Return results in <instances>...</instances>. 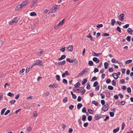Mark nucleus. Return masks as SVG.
Instances as JSON below:
<instances>
[{"label": "nucleus", "instance_id": "obj_1", "mask_svg": "<svg viewBox=\"0 0 133 133\" xmlns=\"http://www.w3.org/2000/svg\"><path fill=\"white\" fill-rule=\"evenodd\" d=\"M19 18L17 17L14 18L12 20L9 22V24L11 25L13 24H16L18 22Z\"/></svg>", "mask_w": 133, "mask_h": 133}, {"label": "nucleus", "instance_id": "obj_2", "mask_svg": "<svg viewBox=\"0 0 133 133\" xmlns=\"http://www.w3.org/2000/svg\"><path fill=\"white\" fill-rule=\"evenodd\" d=\"M104 116L101 114H98L95 115L94 119L95 121H97L102 118Z\"/></svg>", "mask_w": 133, "mask_h": 133}, {"label": "nucleus", "instance_id": "obj_3", "mask_svg": "<svg viewBox=\"0 0 133 133\" xmlns=\"http://www.w3.org/2000/svg\"><path fill=\"white\" fill-rule=\"evenodd\" d=\"M58 5H56L55 6H53L50 10V12L52 13H54L58 9Z\"/></svg>", "mask_w": 133, "mask_h": 133}, {"label": "nucleus", "instance_id": "obj_4", "mask_svg": "<svg viewBox=\"0 0 133 133\" xmlns=\"http://www.w3.org/2000/svg\"><path fill=\"white\" fill-rule=\"evenodd\" d=\"M120 72H118L117 74L116 73H113L112 74V75L114 79H116L118 77V75H120Z\"/></svg>", "mask_w": 133, "mask_h": 133}, {"label": "nucleus", "instance_id": "obj_5", "mask_svg": "<svg viewBox=\"0 0 133 133\" xmlns=\"http://www.w3.org/2000/svg\"><path fill=\"white\" fill-rule=\"evenodd\" d=\"M109 108V105L107 104H106L103 106L102 110L104 111H106L108 110Z\"/></svg>", "mask_w": 133, "mask_h": 133}, {"label": "nucleus", "instance_id": "obj_6", "mask_svg": "<svg viewBox=\"0 0 133 133\" xmlns=\"http://www.w3.org/2000/svg\"><path fill=\"white\" fill-rule=\"evenodd\" d=\"M29 3V1L28 0H26L23 2L21 4L22 8L26 5Z\"/></svg>", "mask_w": 133, "mask_h": 133}, {"label": "nucleus", "instance_id": "obj_7", "mask_svg": "<svg viewBox=\"0 0 133 133\" xmlns=\"http://www.w3.org/2000/svg\"><path fill=\"white\" fill-rule=\"evenodd\" d=\"M36 64L37 65L39 66H42L43 65L42 64V61L38 60L37 61H35Z\"/></svg>", "mask_w": 133, "mask_h": 133}, {"label": "nucleus", "instance_id": "obj_8", "mask_svg": "<svg viewBox=\"0 0 133 133\" xmlns=\"http://www.w3.org/2000/svg\"><path fill=\"white\" fill-rule=\"evenodd\" d=\"M93 61L97 64L99 63V60L96 57H94L92 59Z\"/></svg>", "mask_w": 133, "mask_h": 133}, {"label": "nucleus", "instance_id": "obj_9", "mask_svg": "<svg viewBox=\"0 0 133 133\" xmlns=\"http://www.w3.org/2000/svg\"><path fill=\"white\" fill-rule=\"evenodd\" d=\"M111 62L112 63H117L119 64H122V62L119 63L115 59L113 58L111 60Z\"/></svg>", "mask_w": 133, "mask_h": 133}, {"label": "nucleus", "instance_id": "obj_10", "mask_svg": "<svg viewBox=\"0 0 133 133\" xmlns=\"http://www.w3.org/2000/svg\"><path fill=\"white\" fill-rule=\"evenodd\" d=\"M73 46L72 45H70L67 48L68 51H72L73 50Z\"/></svg>", "mask_w": 133, "mask_h": 133}, {"label": "nucleus", "instance_id": "obj_11", "mask_svg": "<svg viewBox=\"0 0 133 133\" xmlns=\"http://www.w3.org/2000/svg\"><path fill=\"white\" fill-rule=\"evenodd\" d=\"M65 61L64 60L62 62H58V64L59 65L62 66L64 65L65 64Z\"/></svg>", "mask_w": 133, "mask_h": 133}, {"label": "nucleus", "instance_id": "obj_12", "mask_svg": "<svg viewBox=\"0 0 133 133\" xmlns=\"http://www.w3.org/2000/svg\"><path fill=\"white\" fill-rule=\"evenodd\" d=\"M37 0H33V2L32 4L31 5V8L33 7L37 3Z\"/></svg>", "mask_w": 133, "mask_h": 133}, {"label": "nucleus", "instance_id": "obj_13", "mask_svg": "<svg viewBox=\"0 0 133 133\" xmlns=\"http://www.w3.org/2000/svg\"><path fill=\"white\" fill-rule=\"evenodd\" d=\"M124 15L123 14H121L119 16V19L121 21H122L124 19Z\"/></svg>", "mask_w": 133, "mask_h": 133}, {"label": "nucleus", "instance_id": "obj_14", "mask_svg": "<svg viewBox=\"0 0 133 133\" xmlns=\"http://www.w3.org/2000/svg\"><path fill=\"white\" fill-rule=\"evenodd\" d=\"M22 8V6L21 4H20V5H18L16 7L15 9V10H16L18 11V10L21 9Z\"/></svg>", "mask_w": 133, "mask_h": 133}, {"label": "nucleus", "instance_id": "obj_15", "mask_svg": "<svg viewBox=\"0 0 133 133\" xmlns=\"http://www.w3.org/2000/svg\"><path fill=\"white\" fill-rule=\"evenodd\" d=\"M127 31L128 32L131 34H132V33L133 32V30L130 28H128Z\"/></svg>", "mask_w": 133, "mask_h": 133}, {"label": "nucleus", "instance_id": "obj_16", "mask_svg": "<svg viewBox=\"0 0 133 133\" xmlns=\"http://www.w3.org/2000/svg\"><path fill=\"white\" fill-rule=\"evenodd\" d=\"M116 23L115 19H112L111 20V24L112 26H114Z\"/></svg>", "mask_w": 133, "mask_h": 133}, {"label": "nucleus", "instance_id": "obj_17", "mask_svg": "<svg viewBox=\"0 0 133 133\" xmlns=\"http://www.w3.org/2000/svg\"><path fill=\"white\" fill-rule=\"evenodd\" d=\"M92 53L93 54V56H94L98 57V56H99V55H102V54L101 53H99V54H97L96 53L93 52Z\"/></svg>", "mask_w": 133, "mask_h": 133}, {"label": "nucleus", "instance_id": "obj_18", "mask_svg": "<svg viewBox=\"0 0 133 133\" xmlns=\"http://www.w3.org/2000/svg\"><path fill=\"white\" fill-rule=\"evenodd\" d=\"M66 57V56L65 55H62L61 57L59 58L58 59V61H61L63 59H64Z\"/></svg>", "mask_w": 133, "mask_h": 133}, {"label": "nucleus", "instance_id": "obj_19", "mask_svg": "<svg viewBox=\"0 0 133 133\" xmlns=\"http://www.w3.org/2000/svg\"><path fill=\"white\" fill-rule=\"evenodd\" d=\"M86 37L88 38H90L91 41H94L95 40L92 37V36L91 35H90L89 36H87Z\"/></svg>", "mask_w": 133, "mask_h": 133}, {"label": "nucleus", "instance_id": "obj_20", "mask_svg": "<svg viewBox=\"0 0 133 133\" xmlns=\"http://www.w3.org/2000/svg\"><path fill=\"white\" fill-rule=\"evenodd\" d=\"M92 104H94L96 106H98V102L95 101H92Z\"/></svg>", "mask_w": 133, "mask_h": 133}, {"label": "nucleus", "instance_id": "obj_21", "mask_svg": "<svg viewBox=\"0 0 133 133\" xmlns=\"http://www.w3.org/2000/svg\"><path fill=\"white\" fill-rule=\"evenodd\" d=\"M87 79H85V78L84 79H83V80L82 82V85H83L84 84H85V83H87Z\"/></svg>", "mask_w": 133, "mask_h": 133}, {"label": "nucleus", "instance_id": "obj_22", "mask_svg": "<svg viewBox=\"0 0 133 133\" xmlns=\"http://www.w3.org/2000/svg\"><path fill=\"white\" fill-rule=\"evenodd\" d=\"M112 85L114 86H115L116 85V81L115 80H113L112 82Z\"/></svg>", "mask_w": 133, "mask_h": 133}, {"label": "nucleus", "instance_id": "obj_23", "mask_svg": "<svg viewBox=\"0 0 133 133\" xmlns=\"http://www.w3.org/2000/svg\"><path fill=\"white\" fill-rule=\"evenodd\" d=\"M82 106V104L80 103L78 104L77 105V108L78 109L81 108Z\"/></svg>", "mask_w": 133, "mask_h": 133}, {"label": "nucleus", "instance_id": "obj_24", "mask_svg": "<svg viewBox=\"0 0 133 133\" xmlns=\"http://www.w3.org/2000/svg\"><path fill=\"white\" fill-rule=\"evenodd\" d=\"M88 64L89 66H92L94 65V63L91 61H90L88 62Z\"/></svg>", "mask_w": 133, "mask_h": 133}, {"label": "nucleus", "instance_id": "obj_25", "mask_svg": "<svg viewBox=\"0 0 133 133\" xmlns=\"http://www.w3.org/2000/svg\"><path fill=\"white\" fill-rule=\"evenodd\" d=\"M56 80L58 81H60V76L58 75H57L56 76Z\"/></svg>", "mask_w": 133, "mask_h": 133}, {"label": "nucleus", "instance_id": "obj_26", "mask_svg": "<svg viewBox=\"0 0 133 133\" xmlns=\"http://www.w3.org/2000/svg\"><path fill=\"white\" fill-rule=\"evenodd\" d=\"M80 84L79 82L76 83L74 85L75 88H76L77 87H79L80 86Z\"/></svg>", "mask_w": 133, "mask_h": 133}, {"label": "nucleus", "instance_id": "obj_27", "mask_svg": "<svg viewBox=\"0 0 133 133\" xmlns=\"http://www.w3.org/2000/svg\"><path fill=\"white\" fill-rule=\"evenodd\" d=\"M104 66L105 68L106 69L108 68V64L107 62H105L104 63Z\"/></svg>", "mask_w": 133, "mask_h": 133}, {"label": "nucleus", "instance_id": "obj_28", "mask_svg": "<svg viewBox=\"0 0 133 133\" xmlns=\"http://www.w3.org/2000/svg\"><path fill=\"white\" fill-rule=\"evenodd\" d=\"M32 68H31V66L30 67H28L26 70V72H28L29 71L32 69Z\"/></svg>", "mask_w": 133, "mask_h": 133}, {"label": "nucleus", "instance_id": "obj_29", "mask_svg": "<svg viewBox=\"0 0 133 133\" xmlns=\"http://www.w3.org/2000/svg\"><path fill=\"white\" fill-rule=\"evenodd\" d=\"M68 101V98L67 97H65L63 99V102L64 103H66Z\"/></svg>", "mask_w": 133, "mask_h": 133}, {"label": "nucleus", "instance_id": "obj_30", "mask_svg": "<svg viewBox=\"0 0 133 133\" xmlns=\"http://www.w3.org/2000/svg\"><path fill=\"white\" fill-rule=\"evenodd\" d=\"M7 95L8 96L11 97H13L14 96V94L12 93H11V92H9L8 94Z\"/></svg>", "mask_w": 133, "mask_h": 133}, {"label": "nucleus", "instance_id": "obj_31", "mask_svg": "<svg viewBox=\"0 0 133 133\" xmlns=\"http://www.w3.org/2000/svg\"><path fill=\"white\" fill-rule=\"evenodd\" d=\"M6 108H4L2 110L1 112V115H2L4 114V112L5 111V110H6Z\"/></svg>", "mask_w": 133, "mask_h": 133}, {"label": "nucleus", "instance_id": "obj_32", "mask_svg": "<svg viewBox=\"0 0 133 133\" xmlns=\"http://www.w3.org/2000/svg\"><path fill=\"white\" fill-rule=\"evenodd\" d=\"M132 60L131 59H130L127 61L125 62V64H129L131 62Z\"/></svg>", "mask_w": 133, "mask_h": 133}, {"label": "nucleus", "instance_id": "obj_33", "mask_svg": "<svg viewBox=\"0 0 133 133\" xmlns=\"http://www.w3.org/2000/svg\"><path fill=\"white\" fill-rule=\"evenodd\" d=\"M119 130V129L118 128H117L116 129H114L113 130V132L114 133H116Z\"/></svg>", "mask_w": 133, "mask_h": 133}, {"label": "nucleus", "instance_id": "obj_34", "mask_svg": "<svg viewBox=\"0 0 133 133\" xmlns=\"http://www.w3.org/2000/svg\"><path fill=\"white\" fill-rule=\"evenodd\" d=\"M86 116L85 115H83L82 117V120L83 121H85L86 119Z\"/></svg>", "mask_w": 133, "mask_h": 133}, {"label": "nucleus", "instance_id": "obj_35", "mask_svg": "<svg viewBox=\"0 0 133 133\" xmlns=\"http://www.w3.org/2000/svg\"><path fill=\"white\" fill-rule=\"evenodd\" d=\"M92 117L91 116H89L88 118V119L89 121H91L92 120Z\"/></svg>", "mask_w": 133, "mask_h": 133}, {"label": "nucleus", "instance_id": "obj_36", "mask_svg": "<svg viewBox=\"0 0 133 133\" xmlns=\"http://www.w3.org/2000/svg\"><path fill=\"white\" fill-rule=\"evenodd\" d=\"M36 14L34 12H32L30 13V15L31 16H34L36 15Z\"/></svg>", "mask_w": 133, "mask_h": 133}, {"label": "nucleus", "instance_id": "obj_37", "mask_svg": "<svg viewBox=\"0 0 133 133\" xmlns=\"http://www.w3.org/2000/svg\"><path fill=\"white\" fill-rule=\"evenodd\" d=\"M129 26V24H127L124 25H123V28L124 29H126L128 28Z\"/></svg>", "mask_w": 133, "mask_h": 133}, {"label": "nucleus", "instance_id": "obj_38", "mask_svg": "<svg viewBox=\"0 0 133 133\" xmlns=\"http://www.w3.org/2000/svg\"><path fill=\"white\" fill-rule=\"evenodd\" d=\"M98 83L96 81L94 83L93 86L94 87H96L98 85Z\"/></svg>", "mask_w": 133, "mask_h": 133}, {"label": "nucleus", "instance_id": "obj_39", "mask_svg": "<svg viewBox=\"0 0 133 133\" xmlns=\"http://www.w3.org/2000/svg\"><path fill=\"white\" fill-rule=\"evenodd\" d=\"M103 26V25L102 24H97L96 26L98 28H100L102 27Z\"/></svg>", "mask_w": 133, "mask_h": 133}, {"label": "nucleus", "instance_id": "obj_40", "mask_svg": "<svg viewBox=\"0 0 133 133\" xmlns=\"http://www.w3.org/2000/svg\"><path fill=\"white\" fill-rule=\"evenodd\" d=\"M109 113L110 117H113L114 116V112H110Z\"/></svg>", "mask_w": 133, "mask_h": 133}, {"label": "nucleus", "instance_id": "obj_41", "mask_svg": "<svg viewBox=\"0 0 133 133\" xmlns=\"http://www.w3.org/2000/svg\"><path fill=\"white\" fill-rule=\"evenodd\" d=\"M64 19H63L62 21H60V22L59 23L60 24V25H62V24H64Z\"/></svg>", "mask_w": 133, "mask_h": 133}, {"label": "nucleus", "instance_id": "obj_42", "mask_svg": "<svg viewBox=\"0 0 133 133\" xmlns=\"http://www.w3.org/2000/svg\"><path fill=\"white\" fill-rule=\"evenodd\" d=\"M130 38H131L130 36H128L126 38V39L129 42L130 41Z\"/></svg>", "mask_w": 133, "mask_h": 133}, {"label": "nucleus", "instance_id": "obj_43", "mask_svg": "<svg viewBox=\"0 0 133 133\" xmlns=\"http://www.w3.org/2000/svg\"><path fill=\"white\" fill-rule=\"evenodd\" d=\"M127 91L129 93H130L131 92V90L130 87H128L127 89Z\"/></svg>", "mask_w": 133, "mask_h": 133}, {"label": "nucleus", "instance_id": "obj_44", "mask_svg": "<svg viewBox=\"0 0 133 133\" xmlns=\"http://www.w3.org/2000/svg\"><path fill=\"white\" fill-rule=\"evenodd\" d=\"M50 94V92L48 91H47L44 94V95L45 96H49V95Z\"/></svg>", "mask_w": 133, "mask_h": 133}, {"label": "nucleus", "instance_id": "obj_45", "mask_svg": "<svg viewBox=\"0 0 133 133\" xmlns=\"http://www.w3.org/2000/svg\"><path fill=\"white\" fill-rule=\"evenodd\" d=\"M109 35V34L108 33H104L102 34V36H108Z\"/></svg>", "mask_w": 133, "mask_h": 133}, {"label": "nucleus", "instance_id": "obj_46", "mask_svg": "<svg viewBox=\"0 0 133 133\" xmlns=\"http://www.w3.org/2000/svg\"><path fill=\"white\" fill-rule=\"evenodd\" d=\"M60 25H60V24L58 23L57 24L55 25V26L54 28H55V29H57L59 27Z\"/></svg>", "mask_w": 133, "mask_h": 133}, {"label": "nucleus", "instance_id": "obj_47", "mask_svg": "<svg viewBox=\"0 0 133 133\" xmlns=\"http://www.w3.org/2000/svg\"><path fill=\"white\" fill-rule=\"evenodd\" d=\"M16 102V101L14 100H11L10 101V103L11 104H12L14 103H15Z\"/></svg>", "mask_w": 133, "mask_h": 133}, {"label": "nucleus", "instance_id": "obj_48", "mask_svg": "<svg viewBox=\"0 0 133 133\" xmlns=\"http://www.w3.org/2000/svg\"><path fill=\"white\" fill-rule=\"evenodd\" d=\"M116 29L120 33H121V29L119 27L117 26L116 28Z\"/></svg>", "mask_w": 133, "mask_h": 133}, {"label": "nucleus", "instance_id": "obj_49", "mask_svg": "<svg viewBox=\"0 0 133 133\" xmlns=\"http://www.w3.org/2000/svg\"><path fill=\"white\" fill-rule=\"evenodd\" d=\"M108 88L110 90H112L114 89L113 87L111 85L108 86Z\"/></svg>", "mask_w": 133, "mask_h": 133}, {"label": "nucleus", "instance_id": "obj_50", "mask_svg": "<svg viewBox=\"0 0 133 133\" xmlns=\"http://www.w3.org/2000/svg\"><path fill=\"white\" fill-rule=\"evenodd\" d=\"M88 111L89 113L90 114H92L93 113V110H92L88 109Z\"/></svg>", "mask_w": 133, "mask_h": 133}, {"label": "nucleus", "instance_id": "obj_51", "mask_svg": "<svg viewBox=\"0 0 133 133\" xmlns=\"http://www.w3.org/2000/svg\"><path fill=\"white\" fill-rule=\"evenodd\" d=\"M73 62L74 64L76 65L77 63L78 62L76 59H74L73 60Z\"/></svg>", "mask_w": 133, "mask_h": 133}, {"label": "nucleus", "instance_id": "obj_52", "mask_svg": "<svg viewBox=\"0 0 133 133\" xmlns=\"http://www.w3.org/2000/svg\"><path fill=\"white\" fill-rule=\"evenodd\" d=\"M97 79V77L95 76H94L92 78L91 81H94L96 80Z\"/></svg>", "mask_w": 133, "mask_h": 133}, {"label": "nucleus", "instance_id": "obj_53", "mask_svg": "<svg viewBox=\"0 0 133 133\" xmlns=\"http://www.w3.org/2000/svg\"><path fill=\"white\" fill-rule=\"evenodd\" d=\"M62 82L64 84H66L68 83L67 81L65 79H63Z\"/></svg>", "mask_w": 133, "mask_h": 133}, {"label": "nucleus", "instance_id": "obj_54", "mask_svg": "<svg viewBox=\"0 0 133 133\" xmlns=\"http://www.w3.org/2000/svg\"><path fill=\"white\" fill-rule=\"evenodd\" d=\"M121 71L122 73L124 74L125 72V68H123L121 69Z\"/></svg>", "mask_w": 133, "mask_h": 133}, {"label": "nucleus", "instance_id": "obj_55", "mask_svg": "<svg viewBox=\"0 0 133 133\" xmlns=\"http://www.w3.org/2000/svg\"><path fill=\"white\" fill-rule=\"evenodd\" d=\"M86 88L88 90H89L90 89V85L89 83V84H88Z\"/></svg>", "mask_w": 133, "mask_h": 133}, {"label": "nucleus", "instance_id": "obj_56", "mask_svg": "<svg viewBox=\"0 0 133 133\" xmlns=\"http://www.w3.org/2000/svg\"><path fill=\"white\" fill-rule=\"evenodd\" d=\"M120 82L121 84H124L125 83V81L123 79H121L120 80Z\"/></svg>", "mask_w": 133, "mask_h": 133}, {"label": "nucleus", "instance_id": "obj_57", "mask_svg": "<svg viewBox=\"0 0 133 133\" xmlns=\"http://www.w3.org/2000/svg\"><path fill=\"white\" fill-rule=\"evenodd\" d=\"M111 80L110 79H107L106 80V82L107 83L109 84L111 82Z\"/></svg>", "mask_w": 133, "mask_h": 133}, {"label": "nucleus", "instance_id": "obj_58", "mask_svg": "<svg viewBox=\"0 0 133 133\" xmlns=\"http://www.w3.org/2000/svg\"><path fill=\"white\" fill-rule=\"evenodd\" d=\"M99 70L97 68H96L94 69V72L95 73H96V72H97Z\"/></svg>", "mask_w": 133, "mask_h": 133}, {"label": "nucleus", "instance_id": "obj_59", "mask_svg": "<svg viewBox=\"0 0 133 133\" xmlns=\"http://www.w3.org/2000/svg\"><path fill=\"white\" fill-rule=\"evenodd\" d=\"M65 49V47L62 48L61 49H60V50L62 52H63L64 51Z\"/></svg>", "mask_w": 133, "mask_h": 133}, {"label": "nucleus", "instance_id": "obj_60", "mask_svg": "<svg viewBox=\"0 0 133 133\" xmlns=\"http://www.w3.org/2000/svg\"><path fill=\"white\" fill-rule=\"evenodd\" d=\"M52 85L53 86V88H57L58 87V85L55 83H54Z\"/></svg>", "mask_w": 133, "mask_h": 133}, {"label": "nucleus", "instance_id": "obj_61", "mask_svg": "<svg viewBox=\"0 0 133 133\" xmlns=\"http://www.w3.org/2000/svg\"><path fill=\"white\" fill-rule=\"evenodd\" d=\"M10 112V111L9 110H7L5 112L4 114L5 115H6Z\"/></svg>", "mask_w": 133, "mask_h": 133}, {"label": "nucleus", "instance_id": "obj_62", "mask_svg": "<svg viewBox=\"0 0 133 133\" xmlns=\"http://www.w3.org/2000/svg\"><path fill=\"white\" fill-rule=\"evenodd\" d=\"M109 71L110 72H112L113 71V70L112 68H110L109 69Z\"/></svg>", "mask_w": 133, "mask_h": 133}, {"label": "nucleus", "instance_id": "obj_63", "mask_svg": "<svg viewBox=\"0 0 133 133\" xmlns=\"http://www.w3.org/2000/svg\"><path fill=\"white\" fill-rule=\"evenodd\" d=\"M82 111L83 113H85L86 112V108L85 107H84L82 109Z\"/></svg>", "mask_w": 133, "mask_h": 133}, {"label": "nucleus", "instance_id": "obj_64", "mask_svg": "<svg viewBox=\"0 0 133 133\" xmlns=\"http://www.w3.org/2000/svg\"><path fill=\"white\" fill-rule=\"evenodd\" d=\"M100 96H101L102 99H103L105 97V95L101 93L100 94Z\"/></svg>", "mask_w": 133, "mask_h": 133}]
</instances>
